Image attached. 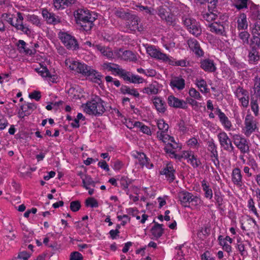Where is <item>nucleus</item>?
<instances>
[{"instance_id": "nucleus-35", "label": "nucleus", "mask_w": 260, "mask_h": 260, "mask_svg": "<svg viewBox=\"0 0 260 260\" xmlns=\"http://www.w3.org/2000/svg\"><path fill=\"white\" fill-rule=\"evenodd\" d=\"M121 59L125 60L136 61L137 57L132 51L125 50L122 52Z\"/></svg>"}, {"instance_id": "nucleus-28", "label": "nucleus", "mask_w": 260, "mask_h": 260, "mask_svg": "<svg viewBox=\"0 0 260 260\" xmlns=\"http://www.w3.org/2000/svg\"><path fill=\"white\" fill-rule=\"evenodd\" d=\"M232 181L235 184H240L242 181V175L240 169L237 168L233 170Z\"/></svg>"}, {"instance_id": "nucleus-20", "label": "nucleus", "mask_w": 260, "mask_h": 260, "mask_svg": "<svg viewBox=\"0 0 260 260\" xmlns=\"http://www.w3.org/2000/svg\"><path fill=\"white\" fill-rule=\"evenodd\" d=\"M175 172V170L173 168V167L170 165H168L166 167L164 168L160 171V174L165 175L167 180L170 182H173L175 179L174 173Z\"/></svg>"}, {"instance_id": "nucleus-49", "label": "nucleus", "mask_w": 260, "mask_h": 260, "mask_svg": "<svg viewBox=\"0 0 260 260\" xmlns=\"http://www.w3.org/2000/svg\"><path fill=\"white\" fill-rule=\"evenodd\" d=\"M188 93L190 96L196 100H200L202 99V96L200 93L193 88H191L189 89Z\"/></svg>"}, {"instance_id": "nucleus-57", "label": "nucleus", "mask_w": 260, "mask_h": 260, "mask_svg": "<svg viewBox=\"0 0 260 260\" xmlns=\"http://www.w3.org/2000/svg\"><path fill=\"white\" fill-rule=\"evenodd\" d=\"M252 35H256L260 37V22H256L254 23L252 30Z\"/></svg>"}, {"instance_id": "nucleus-55", "label": "nucleus", "mask_w": 260, "mask_h": 260, "mask_svg": "<svg viewBox=\"0 0 260 260\" xmlns=\"http://www.w3.org/2000/svg\"><path fill=\"white\" fill-rule=\"evenodd\" d=\"M230 64L234 68L239 70L244 68V64L242 63L236 61L235 58H231L230 59Z\"/></svg>"}, {"instance_id": "nucleus-11", "label": "nucleus", "mask_w": 260, "mask_h": 260, "mask_svg": "<svg viewBox=\"0 0 260 260\" xmlns=\"http://www.w3.org/2000/svg\"><path fill=\"white\" fill-rule=\"evenodd\" d=\"M147 53L152 57L164 61L171 62V59L167 54L161 52L153 46H149L146 48Z\"/></svg>"}, {"instance_id": "nucleus-56", "label": "nucleus", "mask_w": 260, "mask_h": 260, "mask_svg": "<svg viewBox=\"0 0 260 260\" xmlns=\"http://www.w3.org/2000/svg\"><path fill=\"white\" fill-rule=\"evenodd\" d=\"M251 108L252 111L255 116H257L258 114V106L256 100H254L253 98L251 99Z\"/></svg>"}, {"instance_id": "nucleus-46", "label": "nucleus", "mask_w": 260, "mask_h": 260, "mask_svg": "<svg viewBox=\"0 0 260 260\" xmlns=\"http://www.w3.org/2000/svg\"><path fill=\"white\" fill-rule=\"evenodd\" d=\"M235 6L239 10L247 7L248 0H234Z\"/></svg>"}, {"instance_id": "nucleus-29", "label": "nucleus", "mask_w": 260, "mask_h": 260, "mask_svg": "<svg viewBox=\"0 0 260 260\" xmlns=\"http://www.w3.org/2000/svg\"><path fill=\"white\" fill-rule=\"evenodd\" d=\"M120 91L123 94H129L136 98H138L140 96L139 93L137 89L135 88H130L129 87L125 85H122L121 87Z\"/></svg>"}, {"instance_id": "nucleus-6", "label": "nucleus", "mask_w": 260, "mask_h": 260, "mask_svg": "<svg viewBox=\"0 0 260 260\" xmlns=\"http://www.w3.org/2000/svg\"><path fill=\"white\" fill-rule=\"evenodd\" d=\"M58 36L67 49L74 50L79 48L77 41L74 37L64 32H59Z\"/></svg>"}, {"instance_id": "nucleus-43", "label": "nucleus", "mask_w": 260, "mask_h": 260, "mask_svg": "<svg viewBox=\"0 0 260 260\" xmlns=\"http://www.w3.org/2000/svg\"><path fill=\"white\" fill-rule=\"evenodd\" d=\"M178 148L177 143H175V144H173L170 142H168V144L164 147L165 151L167 153H170L171 154L175 155V151L173 150L175 149Z\"/></svg>"}, {"instance_id": "nucleus-62", "label": "nucleus", "mask_w": 260, "mask_h": 260, "mask_svg": "<svg viewBox=\"0 0 260 260\" xmlns=\"http://www.w3.org/2000/svg\"><path fill=\"white\" fill-rule=\"evenodd\" d=\"M214 198L216 201L218 205L220 206L222 204L223 198L221 195V193L219 191H215L214 192Z\"/></svg>"}, {"instance_id": "nucleus-59", "label": "nucleus", "mask_w": 260, "mask_h": 260, "mask_svg": "<svg viewBox=\"0 0 260 260\" xmlns=\"http://www.w3.org/2000/svg\"><path fill=\"white\" fill-rule=\"evenodd\" d=\"M37 71L43 77H51L50 73L46 67L42 68L41 70L38 69Z\"/></svg>"}, {"instance_id": "nucleus-19", "label": "nucleus", "mask_w": 260, "mask_h": 260, "mask_svg": "<svg viewBox=\"0 0 260 260\" xmlns=\"http://www.w3.org/2000/svg\"><path fill=\"white\" fill-rule=\"evenodd\" d=\"M152 102L157 112L164 113L166 111V104L160 97L155 96L152 99Z\"/></svg>"}, {"instance_id": "nucleus-13", "label": "nucleus", "mask_w": 260, "mask_h": 260, "mask_svg": "<svg viewBox=\"0 0 260 260\" xmlns=\"http://www.w3.org/2000/svg\"><path fill=\"white\" fill-rule=\"evenodd\" d=\"M200 67L205 72L212 73L216 71L217 68L214 61L209 58L202 59Z\"/></svg>"}, {"instance_id": "nucleus-60", "label": "nucleus", "mask_w": 260, "mask_h": 260, "mask_svg": "<svg viewBox=\"0 0 260 260\" xmlns=\"http://www.w3.org/2000/svg\"><path fill=\"white\" fill-rule=\"evenodd\" d=\"M29 97L30 99L39 101L41 98V92L39 91L35 90L29 94Z\"/></svg>"}, {"instance_id": "nucleus-38", "label": "nucleus", "mask_w": 260, "mask_h": 260, "mask_svg": "<svg viewBox=\"0 0 260 260\" xmlns=\"http://www.w3.org/2000/svg\"><path fill=\"white\" fill-rule=\"evenodd\" d=\"M202 186L203 190L205 191V196L209 199H212L213 197V192L212 189L209 187V185L207 184L205 180L202 181Z\"/></svg>"}, {"instance_id": "nucleus-3", "label": "nucleus", "mask_w": 260, "mask_h": 260, "mask_svg": "<svg viewBox=\"0 0 260 260\" xmlns=\"http://www.w3.org/2000/svg\"><path fill=\"white\" fill-rule=\"evenodd\" d=\"M17 16L16 22L14 23L13 22V18L11 14L7 13L2 14V17L5 18L7 21L14 27L17 30H20L24 34L29 35L31 31L28 25L26 24H23V21L24 18L22 16V14L19 12H17Z\"/></svg>"}, {"instance_id": "nucleus-58", "label": "nucleus", "mask_w": 260, "mask_h": 260, "mask_svg": "<svg viewBox=\"0 0 260 260\" xmlns=\"http://www.w3.org/2000/svg\"><path fill=\"white\" fill-rule=\"evenodd\" d=\"M82 255L78 251H74L71 253L70 260H82Z\"/></svg>"}, {"instance_id": "nucleus-26", "label": "nucleus", "mask_w": 260, "mask_h": 260, "mask_svg": "<svg viewBox=\"0 0 260 260\" xmlns=\"http://www.w3.org/2000/svg\"><path fill=\"white\" fill-rule=\"evenodd\" d=\"M153 222L154 223V225L152 228L151 232L154 237L158 238L160 237L163 234V224L155 222L154 220L153 221Z\"/></svg>"}, {"instance_id": "nucleus-63", "label": "nucleus", "mask_w": 260, "mask_h": 260, "mask_svg": "<svg viewBox=\"0 0 260 260\" xmlns=\"http://www.w3.org/2000/svg\"><path fill=\"white\" fill-rule=\"evenodd\" d=\"M138 127L140 128L141 131L144 134L149 136L151 135V131L150 128L148 126L143 124L142 122L141 125L138 126Z\"/></svg>"}, {"instance_id": "nucleus-41", "label": "nucleus", "mask_w": 260, "mask_h": 260, "mask_svg": "<svg viewBox=\"0 0 260 260\" xmlns=\"http://www.w3.org/2000/svg\"><path fill=\"white\" fill-rule=\"evenodd\" d=\"M118 180L119 181L121 187L122 189H126L127 187H128L133 181V180L126 176H122L119 179H118Z\"/></svg>"}, {"instance_id": "nucleus-21", "label": "nucleus", "mask_w": 260, "mask_h": 260, "mask_svg": "<svg viewBox=\"0 0 260 260\" xmlns=\"http://www.w3.org/2000/svg\"><path fill=\"white\" fill-rule=\"evenodd\" d=\"M42 15L46 19L48 23L53 24H56L60 22V19L58 16L52 13H50L47 10L42 11Z\"/></svg>"}, {"instance_id": "nucleus-45", "label": "nucleus", "mask_w": 260, "mask_h": 260, "mask_svg": "<svg viewBox=\"0 0 260 260\" xmlns=\"http://www.w3.org/2000/svg\"><path fill=\"white\" fill-rule=\"evenodd\" d=\"M239 38L242 40L243 45L249 44V34L246 31H242L239 34Z\"/></svg>"}, {"instance_id": "nucleus-54", "label": "nucleus", "mask_w": 260, "mask_h": 260, "mask_svg": "<svg viewBox=\"0 0 260 260\" xmlns=\"http://www.w3.org/2000/svg\"><path fill=\"white\" fill-rule=\"evenodd\" d=\"M81 208V204L79 201H72L70 203V209L73 212L78 211Z\"/></svg>"}, {"instance_id": "nucleus-48", "label": "nucleus", "mask_w": 260, "mask_h": 260, "mask_svg": "<svg viewBox=\"0 0 260 260\" xmlns=\"http://www.w3.org/2000/svg\"><path fill=\"white\" fill-rule=\"evenodd\" d=\"M17 46L19 49L20 50V51L23 50L26 54H30L31 52V50L30 49H26V43L23 41L20 40L18 41L17 43Z\"/></svg>"}, {"instance_id": "nucleus-47", "label": "nucleus", "mask_w": 260, "mask_h": 260, "mask_svg": "<svg viewBox=\"0 0 260 260\" xmlns=\"http://www.w3.org/2000/svg\"><path fill=\"white\" fill-rule=\"evenodd\" d=\"M157 127L158 129L164 132H167L169 128V125L163 119H160L157 122Z\"/></svg>"}, {"instance_id": "nucleus-30", "label": "nucleus", "mask_w": 260, "mask_h": 260, "mask_svg": "<svg viewBox=\"0 0 260 260\" xmlns=\"http://www.w3.org/2000/svg\"><path fill=\"white\" fill-rule=\"evenodd\" d=\"M249 43L251 49L260 50V37L253 35Z\"/></svg>"}, {"instance_id": "nucleus-25", "label": "nucleus", "mask_w": 260, "mask_h": 260, "mask_svg": "<svg viewBox=\"0 0 260 260\" xmlns=\"http://www.w3.org/2000/svg\"><path fill=\"white\" fill-rule=\"evenodd\" d=\"M76 0H54L53 4L56 9H63L74 4Z\"/></svg>"}, {"instance_id": "nucleus-36", "label": "nucleus", "mask_w": 260, "mask_h": 260, "mask_svg": "<svg viewBox=\"0 0 260 260\" xmlns=\"http://www.w3.org/2000/svg\"><path fill=\"white\" fill-rule=\"evenodd\" d=\"M254 95L260 100V78L256 76L254 78Z\"/></svg>"}, {"instance_id": "nucleus-24", "label": "nucleus", "mask_w": 260, "mask_h": 260, "mask_svg": "<svg viewBox=\"0 0 260 260\" xmlns=\"http://www.w3.org/2000/svg\"><path fill=\"white\" fill-rule=\"evenodd\" d=\"M93 47L108 59H113V51L108 47L103 46L100 45H93Z\"/></svg>"}, {"instance_id": "nucleus-32", "label": "nucleus", "mask_w": 260, "mask_h": 260, "mask_svg": "<svg viewBox=\"0 0 260 260\" xmlns=\"http://www.w3.org/2000/svg\"><path fill=\"white\" fill-rule=\"evenodd\" d=\"M196 84L199 88H200L201 92L204 93L209 92L210 90L207 88L206 81L202 79H196Z\"/></svg>"}, {"instance_id": "nucleus-64", "label": "nucleus", "mask_w": 260, "mask_h": 260, "mask_svg": "<svg viewBox=\"0 0 260 260\" xmlns=\"http://www.w3.org/2000/svg\"><path fill=\"white\" fill-rule=\"evenodd\" d=\"M30 254L26 251L20 252L18 253L17 258L23 259V260H28V258L30 256Z\"/></svg>"}, {"instance_id": "nucleus-27", "label": "nucleus", "mask_w": 260, "mask_h": 260, "mask_svg": "<svg viewBox=\"0 0 260 260\" xmlns=\"http://www.w3.org/2000/svg\"><path fill=\"white\" fill-rule=\"evenodd\" d=\"M238 29H246L248 27V23L246 14L242 13L240 14L238 21Z\"/></svg>"}, {"instance_id": "nucleus-12", "label": "nucleus", "mask_w": 260, "mask_h": 260, "mask_svg": "<svg viewBox=\"0 0 260 260\" xmlns=\"http://www.w3.org/2000/svg\"><path fill=\"white\" fill-rule=\"evenodd\" d=\"M225 22L223 21H215L210 24V31L217 35L224 36L225 35Z\"/></svg>"}, {"instance_id": "nucleus-37", "label": "nucleus", "mask_w": 260, "mask_h": 260, "mask_svg": "<svg viewBox=\"0 0 260 260\" xmlns=\"http://www.w3.org/2000/svg\"><path fill=\"white\" fill-rule=\"evenodd\" d=\"M191 199L190 200V207L192 209H199L202 203L201 199L199 197L194 195H192Z\"/></svg>"}, {"instance_id": "nucleus-17", "label": "nucleus", "mask_w": 260, "mask_h": 260, "mask_svg": "<svg viewBox=\"0 0 260 260\" xmlns=\"http://www.w3.org/2000/svg\"><path fill=\"white\" fill-rule=\"evenodd\" d=\"M168 103L170 106L176 108H187L186 103L173 95H170L168 98Z\"/></svg>"}, {"instance_id": "nucleus-15", "label": "nucleus", "mask_w": 260, "mask_h": 260, "mask_svg": "<svg viewBox=\"0 0 260 260\" xmlns=\"http://www.w3.org/2000/svg\"><path fill=\"white\" fill-rule=\"evenodd\" d=\"M208 150L211 152V157L215 166L219 165L218 155L217 151V147L213 140L207 142Z\"/></svg>"}, {"instance_id": "nucleus-5", "label": "nucleus", "mask_w": 260, "mask_h": 260, "mask_svg": "<svg viewBox=\"0 0 260 260\" xmlns=\"http://www.w3.org/2000/svg\"><path fill=\"white\" fill-rule=\"evenodd\" d=\"M182 21L188 31L196 37L202 33V28L199 22L193 18L188 16H183Z\"/></svg>"}, {"instance_id": "nucleus-44", "label": "nucleus", "mask_w": 260, "mask_h": 260, "mask_svg": "<svg viewBox=\"0 0 260 260\" xmlns=\"http://www.w3.org/2000/svg\"><path fill=\"white\" fill-rule=\"evenodd\" d=\"M235 96L239 99L242 98V96H246L248 94V92L244 89L243 87L239 86L237 87L234 91Z\"/></svg>"}, {"instance_id": "nucleus-42", "label": "nucleus", "mask_w": 260, "mask_h": 260, "mask_svg": "<svg viewBox=\"0 0 260 260\" xmlns=\"http://www.w3.org/2000/svg\"><path fill=\"white\" fill-rule=\"evenodd\" d=\"M26 19L27 21L31 23L34 25H35L36 26L40 25V20L37 15H35L34 14H28L26 16Z\"/></svg>"}, {"instance_id": "nucleus-34", "label": "nucleus", "mask_w": 260, "mask_h": 260, "mask_svg": "<svg viewBox=\"0 0 260 260\" xmlns=\"http://www.w3.org/2000/svg\"><path fill=\"white\" fill-rule=\"evenodd\" d=\"M259 58V50L250 49L248 54L249 61L253 63L258 60Z\"/></svg>"}, {"instance_id": "nucleus-16", "label": "nucleus", "mask_w": 260, "mask_h": 260, "mask_svg": "<svg viewBox=\"0 0 260 260\" xmlns=\"http://www.w3.org/2000/svg\"><path fill=\"white\" fill-rule=\"evenodd\" d=\"M187 44L189 48L194 53V54L201 57L203 56L204 51L201 49L198 41L195 39H189L187 41Z\"/></svg>"}, {"instance_id": "nucleus-50", "label": "nucleus", "mask_w": 260, "mask_h": 260, "mask_svg": "<svg viewBox=\"0 0 260 260\" xmlns=\"http://www.w3.org/2000/svg\"><path fill=\"white\" fill-rule=\"evenodd\" d=\"M248 207L249 209L251 211L255 216L257 217L259 216L257 212L256 209L254 206V202L252 198H250L248 202Z\"/></svg>"}, {"instance_id": "nucleus-10", "label": "nucleus", "mask_w": 260, "mask_h": 260, "mask_svg": "<svg viewBox=\"0 0 260 260\" xmlns=\"http://www.w3.org/2000/svg\"><path fill=\"white\" fill-rule=\"evenodd\" d=\"M244 125V134L246 137H249L257 128L256 122L251 114H247L246 116Z\"/></svg>"}, {"instance_id": "nucleus-18", "label": "nucleus", "mask_w": 260, "mask_h": 260, "mask_svg": "<svg viewBox=\"0 0 260 260\" xmlns=\"http://www.w3.org/2000/svg\"><path fill=\"white\" fill-rule=\"evenodd\" d=\"M192 194L186 191H182L178 193L180 204L184 207H190V200Z\"/></svg>"}, {"instance_id": "nucleus-53", "label": "nucleus", "mask_w": 260, "mask_h": 260, "mask_svg": "<svg viewBox=\"0 0 260 260\" xmlns=\"http://www.w3.org/2000/svg\"><path fill=\"white\" fill-rule=\"evenodd\" d=\"M144 79L138 75L132 74L131 75L129 82L133 83H142L143 82Z\"/></svg>"}, {"instance_id": "nucleus-2", "label": "nucleus", "mask_w": 260, "mask_h": 260, "mask_svg": "<svg viewBox=\"0 0 260 260\" xmlns=\"http://www.w3.org/2000/svg\"><path fill=\"white\" fill-rule=\"evenodd\" d=\"M104 103L105 102L99 96H95L86 104L84 111L90 115H102L106 110Z\"/></svg>"}, {"instance_id": "nucleus-51", "label": "nucleus", "mask_w": 260, "mask_h": 260, "mask_svg": "<svg viewBox=\"0 0 260 260\" xmlns=\"http://www.w3.org/2000/svg\"><path fill=\"white\" fill-rule=\"evenodd\" d=\"M85 205L86 206L91 208L98 207L99 206L97 201L93 198H88L86 200Z\"/></svg>"}, {"instance_id": "nucleus-40", "label": "nucleus", "mask_w": 260, "mask_h": 260, "mask_svg": "<svg viewBox=\"0 0 260 260\" xmlns=\"http://www.w3.org/2000/svg\"><path fill=\"white\" fill-rule=\"evenodd\" d=\"M82 181L83 183V186L86 189H89L88 186L89 185H91L93 187H94L95 185V182L94 181L91 176L88 175H87Z\"/></svg>"}, {"instance_id": "nucleus-52", "label": "nucleus", "mask_w": 260, "mask_h": 260, "mask_svg": "<svg viewBox=\"0 0 260 260\" xmlns=\"http://www.w3.org/2000/svg\"><path fill=\"white\" fill-rule=\"evenodd\" d=\"M138 8L140 11H145V13L149 15H154L155 10L153 8L151 7H148V6H138Z\"/></svg>"}, {"instance_id": "nucleus-61", "label": "nucleus", "mask_w": 260, "mask_h": 260, "mask_svg": "<svg viewBox=\"0 0 260 260\" xmlns=\"http://www.w3.org/2000/svg\"><path fill=\"white\" fill-rule=\"evenodd\" d=\"M137 157L139 159L140 163L142 165L147 161V157L144 153H138Z\"/></svg>"}, {"instance_id": "nucleus-14", "label": "nucleus", "mask_w": 260, "mask_h": 260, "mask_svg": "<svg viewBox=\"0 0 260 260\" xmlns=\"http://www.w3.org/2000/svg\"><path fill=\"white\" fill-rule=\"evenodd\" d=\"M218 12L216 10V7L208 6V11H204L202 13V18L207 21L210 22L214 20L218 16Z\"/></svg>"}, {"instance_id": "nucleus-23", "label": "nucleus", "mask_w": 260, "mask_h": 260, "mask_svg": "<svg viewBox=\"0 0 260 260\" xmlns=\"http://www.w3.org/2000/svg\"><path fill=\"white\" fill-rule=\"evenodd\" d=\"M185 80L181 77H175L171 80L170 86L181 90L185 87Z\"/></svg>"}, {"instance_id": "nucleus-39", "label": "nucleus", "mask_w": 260, "mask_h": 260, "mask_svg": "<svg viewBox=\"0 0 260 260\" xmlns=\"http://www.w3.org/2000/svg\"><path fill=\"white\" fill-rule=\"evenodd\" d=\"M20 108L21 110L26 113L27 114L30 115L37 108V106L34 103H27V104L22 105Z\"/></svg>"}, {"instance_id": "nucleus-4", "label": "nucleus", "mask_w": 260, "mask_h": 260, "mask_svg": "<svg viewBox=\"0 0 260 260\" xmlns=\"http://www.w3.org/2000/svg\"><path fill=\"white\" fill-rule=\"evenodd\" d=\"M76 72L89 77L94 82H98V80L101 81L102 75L100 73L86 64L79 62Z\"/></svg>"}, {"instance_id": "nucleus-9", "label": "nucleus", "mask_w": 260, "mask_h": 260, "mask_svg": "<svg viewBox=\"0 0 260 260\" xmlns=\"http://www.w3.org/2000/svg\"><path fill=\"white\" fill-rule=\"evenodd\" d=\"M217 138L221 147L224 150L229 152L234 151L235 148L232 144V140L225 132H222L218 133Z\"/></svg>"}, {"instance_id": "nucleus-33", "label": "nucleus", "mask_w": 260, "mask_h": 260, "mask_svg": "<svg viewBox=\"0 0 260 260\" xmlns=\"http://www.w3.org/2000/svg\"><path fill=\"white\" fill-rule=\"evenodd\" d=\"M185 157L188 158V161H189L193 168L198 167L201 164L200 160L197 156H194L191 152H187Z\"/></svg>"}, {"instance_id": "nucleus-1", "label": "nucleus", "mask_w": 260, "mask_h": 260, "mask_svg": "<svg viewBox=\"0 0 260 260\" xmlns=\"http://www.w3.org/2000/svg\"><path fill=\"white\" fill-rule=\"evenodd\" d=\"M74 15L77 23L86 31L92 28L93 22L98 16L96 14L86 9H78L74 12Z\"/></svg>"}, {"instance_id": "nucleus-8", "label": "nucleus", "mask_w": 260, "mask_h": 260, "mask_svg": "<svg viewBox=\"0 0 260 260\" xmlns=\"http://www.w3.org/2000/svg\"><path fill=\"white\" fill-rule=\"evenodd\" d=\"M232 139L234 144L242 153L244 154L249 152L248 142L244 137L239 135H234Z\"/></svg>"}, {"instance_id": "nucleus-22", "label": "nucleus", "mask_w": 260, "mask_h": 260, "mask_svg": "<svg viewBox=\"0 0 260 260\" xmlns=\"http://www.w3.org/2000/svg\"><path fill=\"white\" fill-rule=\"evenodd\" d=\"M215 113L218 116L220 121L224 127L226 129H230L232 126V124L225 114L218 108L216 109Z\"/></svg>"}, {"instance_id": "nucleus-7", "label": "nucleus", "mask_w": 260, "mask_h": 260, "mask_svg": "<svg viewBox=\"0 0 260 260\" xmlns=\"http://www.w3.org/2000/svg\"><path fill=\"white\" fill-rule=\"evenodd\" d=\"M157 14L162 20L168 25H172L175 18L171 10L167 7L160 6L157 8Z\"/></svg>"}, {"instance_id": "nucleus-31", "label": "nucleus", "mask_w": 260, "mask_h": 260, "mask_svg": "<svg viewBox=\"0 0 260 260\" xmlns=\"http://www.w3.org/2000/svg\"><path fill=\"white\" fill-rule=\"evenodd\" d=\"M144 93L147 94H156L158 92V88L156 85L154 84H149L147 87L144 88L142 90Z\"/></svg>"}]
</instances>
